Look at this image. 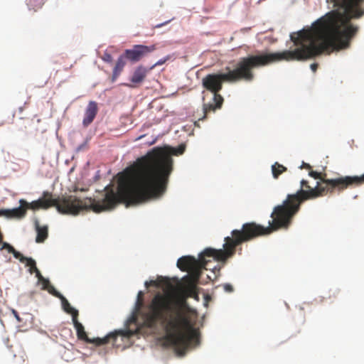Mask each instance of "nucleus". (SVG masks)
Segmentation results:
<instances>
[{
	"instance_id": "obj_1",
	"label": "nucleus",
	"mask_w": 364,
	"mask_h": 364,
	"mask_svg": "<svg viewBox=\"0 0 364 364\" xmlns=\"http://www.w3.org/2000/svg\"><path fill=\"white\" fill-rule=\"evenodd\" d=\"M185 149L184 144L176 148L154 147L119 173L117 191L105 187L102 199L80 200L75 196L55 198L52 193L44 191L38 200V209L55 207L60 213L66 215H77L82 210L101 213L111 210L119 203L127 207L159 197L166 191L173 171L171 155H181Z\"/></svg>"
},
{
	"instance_id": "obj_2",
	"label": "nucleus",
	"mask_w": 364,
	"mask_h": 364,
	"mask_svg": "<svg viewBox=\"0 0 364 364\" xmlns=\"http://www.w3.org/2000/svg\"><path fill=\"white\" fill-rule=\"evenodd\" d=\"M355 35V26L343 18L338 11H332L318 19L311 28L291 33L290 39L293 44L289 50L263 52L242 58L235 69L226 68L225 73L208 74L203 78L202 84L213 95H219L224 82L252 81L254 68L283 60L304 61L323 52L346 48Z\"/></svg>"
},
{
	"instance_id": "obj_3",
	"label": "nucleus",
	"mask_w": 364,
	"mask_h": 364,
	"mask_svg": "<svg viewBox=\"0 0 364 364\" xmlns=\"http://www.w3.org/2000/svg\"><path fill=\"white\" fill-rule=\"evenodd\" d=\"M326 186L316 183L311 187L306 180L301 181V188L294 194H288L282 205L274 207L271 214L272 221L268 227L256 223H244L240 230H233L236 242H248L255 238L269 235L280 228H288L294 216L299 212L301 204L308 200L315 199L332 193L335 191H343L348 187L358 186L357 176H342L333 181H323Z\"/></svg>"
},
{
	"instance_id": "obj_4",
	"label": "nucleus",
	"mask_w": 364,
	"mask_h": 364,
	"mask_svg": "<svg viewBox=\"0 0 364 364\" xmlns=\"http://www.w3.org/2000/svg\"><path fill=\"white\" fill-rule=\"evenodd\" d=\"M142 317L144 325L149 328L160 323L166 331V341L179 354H183L191 344L199 343V331L194 327L185 303L176 301L168 294L157 293Z\"/></svg>"
},
{
	"instance_id": "obj_5",
	"label": "nucleus",
	"mask_w": 364,
	"mask_h": 364,
	"mask_svg": "<svg viewBox=\"0 0 364 364\" xmlns=\"http://www.w3.org/2000/svg\"><path fill=\"white\" fill-rule=\"evenodd\" d=\"M243 242H236V237L233 235L232 230L231 236L225 237L223 250L208 247L199 255L198 259L193 256H183L180 257L177 261L178 268L183 272H190L192 276L191 279L188 278L187 284L184 287V292L186 296L194 298L198 297L196 282L201 275L202 269H211L208 267V263L211 262L210 259L225 262L235 255L236 247Z\"/></svg>"
},
{
	"instance_id": "obj_6",
	"label": "nucleus",
	"mask_w": 364,
	"mask_h": 364,
	"mask_svg": "<svg viewBox=\"0 0 364 364\" xmlns=\"http://www.w3.org/2000/svg\"><path fill=\"white\" fill-rule=\"evenodd\" d=\"M73 321L77 331V338L80 340H82L87 343H94L97 346H103L105 344L109 343L110 341L112 342L113 345H115L117 339L119 336L125 338H129L134 335V331L131 330H126L110 333L104 338H96L90 339V338H88L86 332L85 331L84 326H82V324L77 321L76 312L74 313Z\"/></svg>"
},
{
	"instance_id": "obj_7",
	"label": "nucleus",
	"mask_w": 364,
	"mask_h": 364,
	"mask_svg": "<svg viewBox=\"0 0 364 364\" xmlns=\"http://www.w3.org/2000/svg\"><path fill=\"white\" fill-rule=\"evenodd\" d=\"M341 11L337 10L340 15H363L364 11L358 6L364 0H329Z\"/></svg>"
},
{
	"instance_id": "obj_8",
	"label": "nucleus",
	"mask_w": 364,
	"mask_h": 364,
	"mask_svg": "<svg viewBox=\"0 0 364 364\" xmlns=\"http://www.w3.org/2000/svg\"><path fill=\"white\" fill-rule=\"evenodd\" d=\"M156 49L155 45L149 46L143 45H135L132 49H127L124 52L126 58L133 62H137L148 53Z\"/></svg>"
},
{
	"instance_id": "obj_9",
	"label": "nucleus",
	"mask_w": 364,
	"mask_h": 364,
	"mask_svg": "<svg viewBox=\"0 0 364 364\" xmlns=\"http://www.w3.org/2000/svg\"><path fill=\"white\" fill-rule=\"evenodd\" d=\"M223 97L220 95H213V102L203 103V116L199 120H203L207 117V115L210 112H215L222 107L223 103Z\"/></svg>"
},
{
	"instance_id": "obj_10",
	"label": "nucleus",
	"mask_w": 364,
	"mask_h": 364,
	"mask_svg": "<svg viewBox=\"0 0 364 364\" xmlns=\"http://www.w3.org/2000/svg\"><path fill=\"white\" fill-rule=\"evenodd\" d=\"M98 112L97 102L90 101L86 108L82 124L84 127L90 125L95 118Z\"/></svg>"
},
{
	"instance_id": "obj_11",
	"label": "nucleus",
	"mask_w": 364,
	"mask_h": 364,
	"mask_svg": "<svg viewBox=\"0 0 364 364\" xmlns=\"http://www.w3.org/2000/svg\"><path fill=\"white\" fill-rule=\"evenodd\" d=\"M35 229L37 233L36 241L38 243L43 242L48 236V228L47 225H41L38 220L34 222Z\"/></svg>"
},
{
	"instance_id": "obj_12",
	"label": "nucleus",
	"mask_w": 364,
	"mask_h": 364,
	"mask_svg": "<svg viewBox=\"0 0 364 364\" xmlns=\"http://www.w3.org/2000/svg\"><path fill=\"white\" fill-rule=\"evenodd\" d=\"M149 70L143 67L139 66L134 70V74L131 78V81L133 83H141L145 79Z\"/></svg>"
},
{
	"instance_id": "obj_13",
	"label": "nucleus",
	"mask_w": 364,
	"mask_h": 364,
	"mask_svg": "<svg viewBox=\"0 0 364 364\" xmlns=\"http://www.w3.org/2000/svg\"><path fill=\"white\" fill-rule=\"evenodd\" d=\"M125 58H126L124 55L119 56V58L117 59V61L116 65L113 70V73H112V81H115L116 79L120 75L121 72L122 71V70L126 64Z\"/></svg>"
},
{
	"instance_id": "obj_14",
	"label": "nucleus",
	"mask_w": 364,
	"mask_h": 364,
	"mask_svg": "<svg viewBox=\"0 0 364 364\" xmlns=\"http://www.w3.org/2000/svg\"><path fill=\"white\" fill-rule=\"evenodd\" d=\"M24 264L26 267H28V272L33 274H36V277H37V272H40L39 269L36 267V263L34 259L31 257H24Z\"/></svg>"
},
{
	"instance_id": "obj_15",
	"label": "nucleus",
	"mask_w": 364,
	"mask_h": 364,
	"mask_svg": "<svg viewBox=\"0 0 364 364\" xmlns=\"http://www.w3.org/2000/svg\"><path fill=\"white\" fill-rule=\"evenodd\" d=\"M287 171V168L278 162L272 166V175L274 178H277L279 175Z\"/></svg>"
},
{
	"instance_id": "obj_16",
	"label": "nucleus",
	"mask_w": 364,
	"mask_h": 364,
	"mask_svg": "<svg viewBox=\"0 0 364 364\" xmlns=\"http://www.w3.org/2000/svg\"><path fill=\"white\" fill-rule=\"evenodd\" d=\"M309 174L312 178H314L315 179L319 180L318 181H317V183H320L321 184H322L323 186H326V183L323 182V181H333V180H336V178H331V179L326 178V174H322L321 173H318V172H316V171H311Z\"/></svg>"
},
{
	"instance_id": "obj_17",
	"label": "nucleus",
	"mask_w": 364,
	"mask_h": 364,
	"mask_svg": "<svg viewBox=\"0 0 364 364\" xmlns=\"http://www.w3.org/2000/svg\"><path fill=\"white\" fill-rule=\"evenodd\" d=\"M61 300H62V304H63V309L64 310L72 314V317L73 318V315H74V313H77V317L78 316V311L77 310L75 309L74 308H73L70 303L68 302V301L64 297V296H62L61 297Z\"/></svg>"
},
{
	"instance_id": "obj_18",
	"label": "nucleus",
	"mask_w": 364,
	"mask_h": 364,
	"mask_svg": "<svg viewBox=\"0 0 364 364\" xmlns=\"http://www.w3.org/2000/svg\"><path fill=\"white\" fill-rule=\"evenodd\" d=\"M36 277L38 279V282H41L42 284L43 289L46 290L48 287V286L50 285L49 280L48 279L44 278L41 274V272H37Z\"/></svg>"
},
{
	"instance_id": "obj_19",
	"label": "nucleus",
	"mask_w": 364,
	"mask_h": 364,
	"mask_svg": "<svg viewBox=\"0 0 364 364\" xmlns=\"http://www.w3.org/2000/svg\"><path fill=\"white\" fill-rule=\"evenodd\" d=\"M171 58H172V55H168L166 57H164V58L159 60L154 65H152L150 68L149 70H151V69H153L154 68H155L156 66L161 65L164 64L168 60H169Z\"/></svg>"
},
{
	"instance_id": "obj_20",
	"label": "nucleus",
	"mask_w": 364,
	"mask_h": 364,
	"mask_svg": "<svg viewBox=\"0 0 364 364\" xmlns=\"http://www.w3.org/2000/svg\"><path fill=\"white\" fill-rule=\"evenodd\" d=\"M46 290H47L50 294H51L53 296H55L56 297H58L60 299H61V297L63 296L59 292H58L55 290L54 287L52 286L51 284L50 286H48V287Z\"/></svg>"
},
{
	"instance_id": "obj_21",
	"label": "nucleus",
	"mask_w": 364,
	"mask_h": 364,
	"mask_svg": "<svg viewBox=\"0 0 364 364\" xmlns=\"http://www.w3.org/2000/svg\"><path fill=\"white\" fill-rule=\"evenodd\" d=\"M102 60L107 63H112V57L111 54L109 53L105 52L103 55L102 56Z\"/></svg>"
},
{
	"instance_id": "obj_22",
	"label": "nucleus",
	"mask_w": 364,
	"mask_h": 364,
	"mask_svg": "<svg viewBox=\"0 0 364 364\" xmlns=\"http://www.w3.org/2000/svg\"><path fill=\"white\" fill-rule=\"evenodd\" d=\"M223 288L227 292H232L233 291V287L230 284H225Z\"/></svg>"
},
{
	"instance_id": "obj_23",
	"label": "nucleus",
	"mask_w": 364,
	"mask_h": 364,
	"mask_svg": "<svg viewBox=\"0 0 364 364\" xmlns=\"http://www.w3.org/2000/svg\"><path fill=\"white\" fill-rule=\"evenodd\" d=\"M173 19V18H171V19H169V20H168V21H165V22H164V23H159V24H157V25L154 26V28H161V27H162V26H165V25L168 24V23L169 22H171Z\"/></svg>"
},
{
	"instance_id": "obj_24",
	"label": "nucleus",
	"mask_w": 364,
	"mask_h": 364,
	"mask_svg": "<svg viewBox=\"0 0 364 364\" xmlns=\"http://www.w3.org/2000/svg\"><path fill=\"white\" fill-rule=\"evenodd\" d=\"M357 179H358L359 186H360L363 183H364V173L362 176H357Z\"/></svg>"
},
{
	"instance_id": "obj_25",
	"label": "nucleus",
	"mask_w": 364,
	"mask_h": 364,
	"mask_svg": "<svg viewBox=\"0 0 364 364\" xmlns=\"http://www.w3.org/2000/svg\"><path fill=\"white\" fill-rule=\"evenodd\" d=\"M212 271L215 274V277H217V274H219L220 273V267H214L213 269H212Z\"/></svg>"
},
{
	"instance_id": "obj_26",
	"label": "nucleus",
	"mask_w": 364,
	"mask_h": 364,
	"mask_svg": "<svg viewBox=\"0 0 364 364\" xmlns=\"http://www.w3.org/2000/svg\"><path fill=\"white\" fill-rule=\"evenodd\" d=\"M28 6L31 7L33 9L36 10L38 8V5L32 4L30 1L27 3Z\"/></svg>"
},
{
	"instance_id": "obj_27",
	"label": "nucleus",
	"mask_w": 364,
	"mask_h": 364,
	"mask_svg": "<svg viewBox=\"0 0 364 364\" xmlns=\"http://www.w3.org/2000/svg\"><path fill=\"white\" fill-rule=\"evenodd\" d=\"M317 68H318V64L312 63L311 65V69L312 70L313 72H316Z\"/></svg>"
},
{
	"instance_id": "obj_28",
	"label": "nucleus",
	"mask_w": 364,
	"mask_h": 364,
	"mask_svg": "<svg viewBox=\"0 0 364 364\" xmlns=\"http://www.w3.org/2000/svg\"><path fill=\"white\" fill-rule=\"evenodd\" d=\"M338 293V291L336 290H333V291H330L329 292V298H331L332 296L333 297H336V294Z\"/></svg>"
},
{
	"instance_id": "obj_29",
	"label": "nucleus",
	"mask_w": 364,
	"mask_h": 364,
	"mask_svg": "<svg viewBox=\"0 0 364 364\" xmlns=\"http://www.w3.org/2000/svg\"><path fill=\"white\" fill-rule=\"evenodd\" d=\"M12 313H13V314L14 315V316L16 318V319H17L18 321H21V318H20V317H19V315H18V312H17L16 311H15V310H14V309H13V310H12Z\"/></svg>"
},
{
	"instance_id": "obj_30",
	"label": "nucleus",
	"mask_w": 364,
	"mask_h": 364,
	"mask_svg": "<svg viewBox=\"0 0 364 364\" xmlns=\"http://www.w3.org/2000/svg\"><path fill=\"white\" fill-rule=\"evenodd\" d=\"M156 282H155V281H153V280H151V281H150V282H145V285H146V287H149V285H156Z\"/></svg>"
},
{
	"instance_id": "obj_31",
	"label": "nucleus",
	"mask_w": 364,
	"mask_h": 364,
	"mask_svg": "<svg viewBox=\"0 0 364 364\" xmlns=\"http://www.w3.org/2000/svg\"><path fill=\"white\" fill-rule=\"evenodd\" d=\"M301 168H305L307 169H311V166L309 164L303 163Z\"/></svg>"
},
{
	"instance_id": "obj_32",
	"label": "nucleus",
	"mask_w": 364,
	"mask_h": 364,
	"mask_svg": "<svg viewBox=\"0 0 364 364\" xmlns=\"http://www.w3.org/2000/svg\"><path fill=\"white\" fill-rule=\"evenodd\" d=\"M127 85V86H128V87H134V86H133V85H128V84H127V85Z\"/></svg>"
},
{
	"instance_id": "obj_33",
	"label": "nucleus",
	"mask_w": 364,
	"mask_h": 364,
	"mask_svg": "<svg viewBox=\"0 0 364 364\" xmlns=\"http://www.w3.org/2000/svg\"><path fill=\"white\" fill-rule=\"evenodd\" d=\"M141 295V291H139V296Z\"/></svg>"
}]
</instances>
